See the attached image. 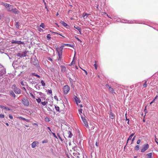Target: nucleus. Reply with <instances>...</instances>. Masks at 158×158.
I'll return each mask as SVG.
<instances>
[{
	"label": "nucleus",
	"mask_w": 158,
	"mask_h": 158,
	"mask_svg": "<svg viewBox=\"0 0 158 158\" xmlns=\"http://www.w3.org/2000/svg\"><path fill=\"white\" fill-rule=\"evenodd\" d=\"M12 89L16 94H20L21 93V91L20 89L17 88L16 85L15 84L12 85Z\"/></svg>",
	"instance_id": "1"
},
{
	"label": "nucleus",
	"mask_w": 158,
	"mask_h": 158,
	"mask_svg": "<svg viewBox=\"0 0 158 158\" xmlns=\"http://www.w3.org/2000/svg\"><path fill=\"white\" fill-rule=\"evenodd\" d=\"M22 102L23 105L26 106H28L29 105V100L27 98L22 99Z\"/></svg>",
	"instance_id": "2"
},
{
	"label": "nucleus",
	"mask_w": 158,
	"mask_h": 158,
	"mask_svg": "<svg viewBox=\"0 0 158 158\" xmlns=\"http://www.w3.org/2000/svg\"><path fill=\"white\" fill-rule=\"evenodd\" d=\"M31 63L36 67L39 66V65L38 64V60L35 58H33L32 59Z\"/></svg>",
	"instance_id": "3"
},
{
	"label": "nucleus",
	"mask_w": 158,
	"mask_h": 158,
	"mask_svg": "<svg viewBox=\"0 0 158 158\" xmlns=\"http://www.w3.org/2000/svg\"><path fill=\"white\" fill-rule=\"evenodd\" d=\"M70 90V87L68 85H65L64 88V91L65 94H67Z\"/></svg>",
	"instance_id": "4"
},
{
	"label": "nucleus",
	"mask_w": 158,
	"mask_h": 158,
	"mask_svg": "<svg viewBox=\"0 0 158 158\" xmlns=\"http://www.w3.org/2000/svg\"><path fill=\"white\" fill-rule=\"evenodd\" d=\"M149 147V146L148 144H145L143 145V147L141 149V152H144L145 151H146Z\"/></svg>",
	"instance_id": "5"
},
{
	"label": "nucleus",
	"mask_w": 158,
	"mask_h": 158,
	"mask_svg": "<svg viewBox=\"0 0 158 158\" xmlns=\"http://www.w3.org/2000/svg\"><path fill=\"white\" fill-rule=\"evenodd\" d=\"M6 69L5 68H3L0 71V77L2 76L6 73Z\"/></svg>",
	"instance_id": "6"
},
{
	"label": "nucleus",
	"mask_w": 158,
	"mask_h": 158,
	"mask_svg": "<svg viewBox=\"0 0 158 158\" xmlns=\"http://www.w3.org/2000/svg\"><path fill=\"white\" fill-rule=\"evenodd\" d=\"M39 144V143L38 141H34L31 144V147L33 148H34L36 146L37 144Z\"/></svg>",
	"instance_id": "7"
},
{
	"label": "nucleus",
	"mask_w": 158,
	"mask_h": 158,
	"mask_svg": "<svg viewBox=\"0 0 158 158\" xmlns=\"http://www.w3.org/2000/svg\"><path fill=\"white\" fill-rule=\"evenodd\" d=\"M74 27L75 29H77V30L78 31H79V32L80 33V35L81 34V28H80V27H78V26H76V25L74 26Z\"/></svg>",
	"instance_id": "8"
},
{
	"label": "nucleus",
	"mask_w": 158,
	"mask_h": 158,
	"mask_svg": "<svg viewBox=\"0 0 158 158\" xmlns=\"http://www.w3.org/2000/svg\"><path fill=\"white\" fill-rule=\"evenodd\" d=\"M83 121L85 124V126L86 127L88 128L89 126L86 119H84V120Z\"/></svg>",
	"instance_id": "9"
},
{
	"label": "nucleus",
	"mask_w": 158,
	"mask_h": 158,
	"mask_svg": "<svg viewBox=\"0 0 158 158\" xmlns=\"http://www.w3.org/2000/svg\"><path fill=\"white\" fill-rule=\"evenodd\" d=\"M110 118L112 119H114V113L112 112L111 109H110Z\"/></svg>",
	"instance_id": "10"
},
{
	"label": "nucleus",
	"mask_w": 158,
	"mask_h": 158,
	"mask_svg": "<svg viewBox=\"0 0 158 158\" xmlns=\"http://www.w3.org/2000/svg\"><path fill=\"white\" fill-rule=\"evenodd\" d=\"M76 102V103L77 104L78 103H80L81 102L80 100L76 96H75L74 98Z\"/></svg>",
	"instance_id": "11"
},
{
	"label": "nucleus",
	"mask_w": 158,
	"mask_h": 158,
	"mask_svg": "<svg viewBox=\"0 0 158 158\" xmlns=\"http://www.w3.org/2000/svg\"><path fill=\"white\" fill-rule=\"evenodd\" d=\"M134 134H135V133H133L129 136V137L128 138V139H127V143H126L127 144L128 143V141L129 140H131V139L132 136L134 135Z\"/></svg>",
	"instance_id": "12"
},
{
	"label": "nucleus",
	"mask_w": 158,
	"mask_h": 158,
	"mask_svg": "<svg viewBox=\"0 0 158 158\" xmlns=\"http://www.w3.org/2000/svg\"><path fill=\"white\" fill-rule=\"evenodd\" d=\"M9 93L10 95L11 96L14 98H15V95L13 91L10 90L9 91Z\"/></svg>",
	"instance_id": "13"
},
{
	"label": "nucleus",
	"mask_w": 158,
	"mask_h": 158,
	"mask_svg": "<svg viewBox=\"0 0 158 158\" xmlns=\"http://www.w3.org/2000/svg\"><path fill=\"white\" fill-rule=\"evenodd\" d=\"M61 68V71L63 72H64L66 71V68L64 65H61L60 66Z\"/></svg>",
	"instance_id": "14"
},
{
	"label": "nucleus",
	"mask_w": 158,
	"mask_h": 158,
	"mask_svg": "<svg viewBox=\"0 0 158 158\" xmlns=\"http://www.w3.org/2000/svg\"><path fill=\"white\" fill-rule=\"evenodd\" d=\"M64 47V46L62 45L59 48V52H58V53H60L61 52L62 54L63 49Z\"/></svg>",
	"instance_id": "15"
},
{
	"label": "nucleus",
	"mask_w": 158,
	"mask_h": 158,
	"mask_svg": "<svg viewBox=\"0 0 158 158\" xmlns=\"http://www.w3.org/2000/svg\"><path fill=\"white\" fill-rule=\"evenodd\" d=\"M2 4L5 6L6 7H8L10 6V4L4 2H2Z\"/></svg>",
	"instance_id": "16"
},
{
	"label": "nucleus",
	"mask_w": 158,
	"mask_h": 158,
	"mask_svg": "<svg viewBox=\"0 0 158 158\" xmlns=\"http://www.w3.org/2000/svg\"><path fill=\"white\" fill-rule=\"evenodd\" d=\"M15 26L18 29L19 28V26H20V23L18 22H15Z\"/></svg>",
	"instance_id": "17"
},
{
	"label": "nucleus",
	"mask_w": 158,
	"mask_h": 158,
	"mask_svg": "<svg viewBox=\"0 0 158 158\" xmlns=\"http://www.w3.org/2000/svg\"><path fill=\"white\" fill-rule=\"evenodd\" d=\"M27 51H24V52H23L21 53L22 57L26 56H27Z\"/></svg>",
	"instance_id": "18"
},
{
	"label": "nucleus",
	"mask_w": 158,
	"mask_h": 158,
	"mask_svg": "<svg viewBox=\"0 0 158 158\" xmlns=\"http://www.w3.org/2000/svg\"><path fill=\"white\" fill-rule=\"evenodd\" d=\"M10 6L9 7H8V11H9V12H11L13 10V6L10 5Z\"/></svg>",
	"instance_id": "19"
},
{
	"label": "nucleus",
	"mask_w": 158,
	"mask_h": 158,
	"mask_svg": "<svg viewBox=\"0 0 158 158\" xmlns=\"http://www.w3.org/2000/svg\"><path fill=\"white\" fill-rule=\"evenodd\" d=\"M67 133L69 135L68 137L69 138H71L73 136V134L71 133V131H68Z\"/></svg>",
	"instance_id": "20"
},
{
	"label": "nucleus",
	"mask_w": 158,
	"mask_h": 158,
	"mask_svg": "<svg viewBox=\"0 0 158 158\" xmlns=\"http://www.w3.org/2000/svg\"><path fill=\"white\" fill-rule=\"evenodd\" d=\"M17 44H24L25 43L23 41L22 42L20 41H17Z\"/></svg>",
	"instance_id": "21"
},
{
	"label": "nucleus",
	"mask_w": 158,
	"mask_h": 158,
	"mask_svg": "<svg viewBox=\"0 0 158 158\" xmlns=\"http://www.w3.org/2000/svg\"><path fill=\"white\" fill-rule=\"evenodd\" d=\"M60 23L64 27H66V26H67V23H65L63 21H61Z\"/></svg>",
	"instance_id": "22"
},
{
	"label": "nucleus",
	"mask_w": 158,
	"mask_h": 158,
	"mask_svg": "<svg viewBox=\"0 0 158 158\" xmlns=\"http://www.w3.org/2000/svg\"><path fill=\"white\" fill-rule=\"evenodd\" d=\"M18 11H19L18 10H17L16 8H15L14 9L13 8V10L11 12H13L15 14H16L18 13Z\"/></svg>",
	"instance_id": "23"
},
{
	"label": "nucleus",
	"mask_w": 158,
	"mask_h": 158,
	"mask_svg": "<svg viewBox=\"0 0 158 158\" xmlns=\"http://www.w3.org/2000/svg\"><path fill=\"white\" fill-rule=\"evenodd\" d=\"M152 153H149L147 154V156L148 157L147 158H152Z\"/></svg>",
	"instance_id": "24"
},
{
	"label": "nucleus",
	"mask_w": 158,
	"mask_h": 158,
	"mask_svg": "<svg viewBox=\"0 0 158 158\" xmlns=\"http://www.w3.org/2000/svg\"><path fill=\"white\" fill-rule=\"evenodd\" d=\"M50 118H49L47 116L45 118V120L46 122H49L50 121Z\"/></svg>",
	"instance_id": "25"
},
{
	"label": "nucleus",
	"mask_w": 158,
	"mask_h": 158,
	"mask_svg": "<svg viewBox=\"0 0 158 158\" xmlns=\"http://www.w3.org/2000/svg\"><path fill=\"white\" fill-rule=\"evenodd\" d=\"M58 54L59 58H58V60H60L61 59L62 54L61 52L60 53H59Z\"/></svg>",
	"instance_id": "26"
},
{
	"label": "nucleus",
	"mask_w": 158,
	"mask_h": 158,
	"mask_svg": "<svg viewBox=\"0 0 158 158\" xmlns=\"http://www.w3.org/2000/svg\"><path fill=\"white\" fill-rule=\"evenodd\" d=\"M55 108L56 111L60 112V108L59 106H55Z\"/></svg>",
	"instance_id": "27"
},
{
	"label": "nucleus",
	"mask_w": 158,
	"mask_h": 158,
	"mask_svg": "<svg viewBox=\"0 0 158 158\" xmlns=\"http://www.w3.org/2000/svg\"><path fill=\"white\" fill-rule=\"evenodd\" d=\"M109 91L110 92H111L112 93H115V92H113L114 91V90L112 88H111V87H109Z\"/></svg>",
	"instance_id": "28"
},
{
	"label": "nucleus",
	"mask_w": 158,
	"mask_h": 158,
	"mask_svg": "<svg viewBox=\"0 0 158 158\" xmlns=\"http://www.w3.org/2000/svg\"><path fill=\"white\" fill-rule=\"evenodd\" d=\"M47 38L48 40H50L51 38L50 34H48L47 36Z\"/></svg>",
	"instance_id": "29"
},
{
	"label": "nucleus",
	"mask_w": 158,
	"mask_h": 158,
	"mask_svg": "<svg viewBox=\"0 0 158 158\" xmlns=\"http://www.w3.org/2000/svg\"><path fill=\"white\" fill-rule=\"evenodd\" d=\"M32 75L33 76L37 77H38L39 78H40V76H39V75L36 74L35 73H33L32 74Z\"/></svg>",
	"instance_id": "30"
},
{
	"label": "nucleus",
	"mask_w": 158,
	"mask_h": 158,
	"mask_svg": "<svg viewBox=\"0 0 158 158\" xmlns=\"http://www.w3.org/2000/svg\"><path fill=\"white\" fill-rule=\"evenodd\" d=\"M139 146L138 145H137L135 147V150L136 151H138L139 150Z\"/></svg>",
	"instance_id": "31"
},
{
	"label": "nucleus",
	"mask_w": 158,
	"mask_h": 158,
	"mask_svg": "<svg viewBox=\"0 0 158 158\" xmlns=\"http://www.w3.org/2000/svg\"><path fill=\"white\" fill-rule=\"evenodd\" d=\"M147 81H146L144 83L143 85V87H146L147 86Z\"/></svg>",
	"instance_id": "32"
},
{
	"label": "nucleus",
	"mask_w": 158,
	"mask_h": 158,
	"mask_svg": "<svg viewBox=\"0 0 158 158\" xmlns=\"http://www.w3.org/2000/svg\"><path fill=\"white\" fill-rule=\"evenodd\" d=\"M40 27H42L43 28H44L45 27L44 24L43 23H41L40 25Z\"/></svg>",
	"instance_id": "33"
},
{
	"label": "nucleus",
	"mask_w": 158,
	"mask_h": 158,
	"mask_svg": "<svg viewBox=\"0 0 158 158\" xmlns=\"http://www.w3.org/2000/svg\"><path fill=\"white\" fill-rule=\"evenodd\" d=\"M64 45H66V46H68L69 47H72L73 48H74V46L73 45H71V44H64Z\"/></svg>",
	"instance_id": "34"
},
{
	"label": "nucleus",
	"mask_w": 158,
	"mask_h": 158,
	"mask_svg": "<svg viewBox=\"0 0 158 158\" xmlns=\"http://www.w3.org/2000/svg\"><path fill=\"white\" fill-rule=\"evenodd\" d=\"M20 83L22 85L24 86L25 85V84L26 83V82H24L23 81H20Z\"/></svg>",
	"instance_id": "35"
},
{
	"label": "nucleus",
	"mask_w": 158,
	"mask_h": 158,
	"mask_svg": "<svg viewBox=\"0 0 158 158\" xmlns=\"http://www.w3.org/2000/svg\"><path fill=\"white\" fill-rule=\"evenodd\" d=\"M57 136H58V137L59 138V139L62 142L63 139H62L60 137V135L59 134H57Z\"/></svg>",
	"instance_id": "36"
},
{
	"label": "nucleus",
	"mask_w": 158,
	"mask_h": 158,
	"mask_svg": "<svg viewBox=\"0 0 158 158\" xmlns=\"http://www.w3.org/2000/svg\"><path fill=\"white\" fill-rule=\"evenodd\" d=\"M40 85H38V84H36L35 86V88H36L37 89H40Z\"/></svg>",
	"instance_id": "37"
},
{
	"label": "nucleus",
	"mask_w": 158,
	"mask_h": 158,
	"mask_svg": "<svg viewBox=\"0 0 158 158\" xmlns=\"http://www.w3.org/2000/svg\"><path fill=\"white\" fill-rule=\"evenodd\" d=\"M16 56H19L20 57H22V55L21 53H18L16 54Z\"/></svg>",
	"instance_id": "38"
},
{
	"label": "nucleus",
	"mask_w": 158,
	"mask_h": 158,
	"mask_svg": "<svg viewBox=\"0 0 158 158\" xmlns=\"http://www.w3.org/2000/svg\"><path fill=\"white\" fill-rule=\"evenodd\" d=\"M95 64H94V66L95 67V68L96 69H97V65L96 64V61H95Z\"/></svg>",
	"instance_id": "39"
},
{
	"label": "nucleus",
	"mask_w": 158,
	"mask_h": 158,
	"mask_svg": "<svg viewBox=\"0 0 158 158\" xmlns=\"http://www.w3.org/2000/svg\"><path fill=\"white\" fill-rule=\"evenodd\" d=\"M41 83L42 84V85L43 86H44L45 85V83L44 82V81L43 80H42L41 81Z\"/></svg>",
	"instance_id": "40"
},
{
	"label": "nucleus",
	"mask_w": 158,
	"mask_h": 158,
	"mask_svg": "<svg viewBox=\"0 0 158 158\" xmlns=\"http://www.w3.org/2000/svg\"><path fill=\"white\" fill-rule=\"evenodd\" d=\"M36 100L37 102L38 103L41 102V100L40 98H39L38 99H36Z\"/></svg>",
	"instance_id": "41"
},
{
	"label": "nucleus",
	"mask_w": 158,
	"mask_h": 158,
	"mask_svg": "<svg viewBox=\"0 0 158 158\" xmlns=\"http://www.w3.org/2000/svg\"><path fill=\"white\" fill-rule=\"evenodd\" d=\"M48 139L44 140H43L42 141V143H48Z\"/></svg>",
	"instance_id": "42"
},
{
	"label": "nucleus",
	"mask_w": 158,
	"mask_h": 158,
	"mask_svg": "<svg viewBox=\"0 0 158 158\" xmlns=\"http://www.w3.org/2000/svg\"><path fill=\"white\" fill-rule=\"evenodd\" d=\"M37 93H38L39 95L41 96H44V94L41 92H38Z\"/></svg>",
	"instance_id": "43"
},
{
	"label": "nucleus",
	"mask_w": 158,
	"mask_h": 158,
	"mask_svg": "<svg viewBox=\"0 0 158 158\" xmlns=\"http://www.w3.org/2000/svg\"><path fill=\"white\" fill-rule=\"evenodd\" d=\"M74 38L76 39L77 40L79 41L80 42H81L82 41L79 39L77 36H75Z\"/></svg>",
	"instance_id": "44"
},
{
	"label": "nucleus",
	"mask_w": 158,
	"mask_h": 158,
	"mask_svg": "<svg viewBox=\"0 0 158 158\" xmlns=\"http://www.w3.org/2000/svg\"><path fill=\"white\" fill-rule=\"evenodd\" d=\"M46 103H47V102L46 103L45 101L44 102H41V104L43 106H45L46 105Z\"/></svg>",
	"instance_id": "45"
},
{
	"label": "nucleus",
	"mask_w": 158,
	"mask_h": 158,
	"mask_svg": "<svg viewBox=\"0 0 158 158\" xmlns=\"http://www.w3.org/2000/svg\"><path fill=\"white\" fill-rule=\"evenodd\" d=\"M84 15H83V17H85L86 16V18H87V17L89 15V14H88L86 13H85V14H84Z\"/></svg>",
	"instance_id": "46"
},
{
	"label": "nucleus",
	"mask_w": 158,
	"mask_h": 158,
	"mask_svg": "<svg viewBox=\"0 0 158 158\" xmlns=\"http://www.w3.org/2000/svg\"><path fill=\"white\" fill-rule=\"evenodd\" d=\"M56 49V51H57L58 53V52L59 51V48L57 46H55Z\"/></svg>",
	"instance_id": "47"
},
{
	"label": "nucleus",
	"mask_w": 158,
	"mask_h": 158,
	"mask_svg": "<svg viewBox=\"0 0 158 158\" xmlns=\"http://www.w3.org/2000/svg\"><path fill=\"white\" fill-rule=\"evenodd\" d=\"M82 109H80L78 110L79 113V114H81L82 113Z\"/></svg>",
	"instance_id": "48"
},
{
	"label": "nucleus",
	"mask_w": 158,
	"mask_h": 158,
	"mask_svg": "<svg viewBox=\"0 0 158 158\" xmlns=\"http://www.w3.org/2000/svg\"><path fill=\"white\" fill-rule=\"evenodd\" d=\"M135 136L133 137V138L132 139V141H131V144H132L133 143V141H134V140L135 139Z\"/></svg>",
	"instance_id": "49"
},
{
	"label": "nucleus",
	"mask_w": 158,
	"mask_h": 158,
	"mask_svg": "<svg viewBox=\"0 0 158 158\" xmlns=\"http://www.w3.org/2000/svg\"><path fill=\"white\" fill-rule=\"evenodd\" d=\"M99 143V140H98L96 142V143H95V145L97 147H98V144Z\"/></svg>",
	"instance_id": "50"
},
{
	"label": "nucleus",
	"mask_w": 158,
	"mask_h": 158,
	"mask_svg": "<svg viewBox=\"0 0 158 158\" xmlns=\"http://www.w3.org/2000/svg\"><path fill=\"white\" fill-rule=\"evenodd\" d=\"M18 118L19 119H22V120H25V118H23L22 117H19Z\"/></svg>",
	"instance_id": "51"
},
{
	"label": "nucleus",
	"mask_w": 158,
	"mask_h": 158,
	"mask_svg": "<svg viewBox=\"0 0 158 158\" xmlns=\"http://www.w3.org/2000/svg\"><path fill=\"white\" fill-rule=\"evenodd\" d=\"M52 134L56 138L58 139V138L57 136L56 135H55V134L53 132H52Z\"/></svg>",
	"instance_id": "52"
},
{
	"label": "nucleus",
	"mask_w": 158,
	"mask_h": 158,
	"mask_svg": "<svg viewBox=\"0 0 158 158\" xmlns=\"http://www.w3.org/2000/svg\"><path fill=\"white\" fill-rule=\"evenodd\" d=\"M141 141V139H139L137 140V144H139L140 143Z\"/></svg>",
	"instance_id": "53"
},
{
	"label": "nucleus",
	"mask_w": 158,
	"mask_h": 158,
	"mask_svg": "<svg viewBox=\"0 0 158 158\" xmlns=\"http://www.w3.org/2000/svg\"><path fill=\"white\" fill-rule=\"evenodd\" d=\"M12 44H17V41L14 40H12L11 41Z\"/></svg>",
	"instance_id": "54"
},
{
	"label": "nucleus",
	"mask_w": 158,
	"mask_h": 158,
	"mask_svg": "<svg viewBox=\"0 0 158 158\" xmlns=\"http://www.w3.org/2000/svg\"><path fill=\"white\" fill-rule=\"evenodd\" d=\"M6 107V106H2V105H0V108H2V109H5Z\"/></svg>",
	"instance_id": "55"
},
{
	"label": "nucleus",
	"mask_w": 158,
	"mask_h": 158,
	"mask_svg": "<svg viewBox=\"0 0 158 158\" xmlns=\"http://www.w3.org/2000/svg\"><path fill=\"white\" fill-rule=\"evenodd\" d=\"M69 79L70 83H72L73 82V79L70 77H69Z\"/></svg>",
	"instance_id": "56"
},
{
	"label": "nucleus",
	"mask_w": 158,
	"mask_h": 158,
	"mask_svg": "<svg viewBox=\"0 0 158 158\" xmlns=\"http://www.w3.org/2000/svg\"><path fill=\"white\" fill-rule=\"evenodd\" d=\"M4 114H0V118H4Z\"/></svg>",
	"instance_id": "57"
},
{
	"label": "nucleus",
	"mask_w": 158,
	"mask_h": 158,
	"mask_svg": "<svg viewBox=\"0 0 158 158\" xmlns=\"http://www.w3.org/2000/svg\"><path fill=\"white\" fill-rule=\"evenodd\" d=\"M38 31L40 32L43 31V30L42 28H38Z\"/></svg>",
	"instance_id": "58"
},
{
	"label": "nucleus",
	"mask_w": 158,
	"mask_h": 158,
	"mask_svg": "<svg viewBox=\"0 0 158 158\" xmlns=\"http://www.w3.org/2000/svg\"><path fill=\"white\" fill-rule=\"evenodd\" d=\"M48 92L50 94H52V92L51 90H48Z\"/></svg>",
	"instance_id": "59"
},
{
	"label": "nucleus",
	"mask_w": 158,
	"mask_h": 158,
	"mask_svg": "<svg viewBox=\"0 0 158 158\" xmlns=\"http://www.w3.org/2000/svg\"><path fill=\"white\" fill-rule=\"evenodd\" d=\"M54 98L57 101H58V98L57 96H54Z\"/></svg>",
	"instance_id": "60"
},
{
	"label": "nucleus",
	"mask_w": 158,
	"mask_h": 158,
	"mask_svg": "<svg viewBox=\"0 0 158 158\" xmlns=\"http://www.w3.org/2000/svg\"><path fill=\"white\" fill-rule=\"evenodd\" d=\"M77 148V146H75L73 148V150L75 151V149Z\"/></svg>",
	"instance_id": "61"
},
{
	"label": "nucleus",
	"mask_w": 158,
	"mask_h": 158,
	"mask_svg": "<svg viewBox=\"0 0 158 158\" xmlns=\"http://www.w3.org/2000/svg\"><path fill=\"white\" fill-rule=\"evenodd\" d=\"M9 117L10 119H13V117L11 115L9 114Z\"/></svg>",
	"instance_id": "62"
},
{
	"label": "nucleus",
	"mask_w": 158,
	"mask_h": 158,
	"mask_svg": "<svg viewBox=\"0 0 158 158\" xmlns=\"http://www.w3.org/2000/svg\"><path fill=\"white\" fill-rule=\"evenodd\" d=\"M5 109L7 110H10V108L6 106V107Z\"/></svg>",
	"instance_id": "63"
},
{
	"label": "nucleus",
	"mask_w": 158,
	"mask_h": 158,
	"mask_svg": "<svg viewBox=\"0 0 158 158\" xmlns=\"http://www.w3.org/2000/svg\"><path fill=\"white\" fill-rule=\"evenodd\" d=\"M30 94L31 96L33 98H35V96L32 94V93H30Z\"/></svg>",
	"instance_id": "64"
}]
</instances>
